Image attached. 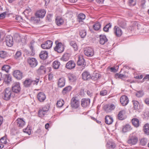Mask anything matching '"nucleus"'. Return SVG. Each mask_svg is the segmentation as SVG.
Listing matches in <instances>:
<instances>
[{
	"label": "nucleus",
	"mask_w": 149,
	"mask_h": 149,
	"mask_svg": "<svg viewBox=\"0 0 149 149\" xmlns=\"http://www.w3.org/2000/svg\"><path fill=\"white\" fill-rule=\"evenodd\" d=\"M135 24H136L135 27L137 29L138 32L140 33H144L145 31L143 26L141 24H138L137 22H135Z\"/></svg>",
	"instance_id": "16"
},
{
	"label": "nucleus",
	"mask_w": 149,
	"mask_h": 149,
	"mask_svg": "<svg viewBox=\"0 0 149 149\" xmlns=\"http://www.w3.org/2000/svg\"><path fill=\"white\" fill-rule=\"evenodd\" d=\"M120 101L121 104L124 106L127 105L129 102L128 99L125 95L122 96L120 98Z\"/></svg>",
	"instance_id": "11"
},
{
	"label": "nucleus",
	"mask_w": 149,
	"mask_h": 149,
	"mask_svg": "<svg viewBox=\"0 0 149 149\" xmlns=\"http://www.w3.org/2000/svg\"><path fill=\"white\" fill-rule=\"evenodd\" d=\"M70 44L73 48L75 51L77 50L78 46L76 42L74 41H71L70 43Z\"/></svg>",
	"instance_id": "38"
},
{
	"label": "nucleus",
	"mask_w": 149,
	"mask_h": 149,
	"mask_svg": "<svg viewBox=\"0 0 149 149\" xmlns=\"http://www.w3.org/2000/svg\"><path fill=\"white\" fill-rule=\"evenodd\" d=\"M60 65V63L58 61H54L52 63V66L54 69H58Z\"/></svg>",
	"instance_id": "35"
},
{
	"label": "nucleus",
	"mask_w": 149,
	"mask_h": 149,
	"mask_svg": "<svg viewBox=\"0 0 149 149\" xmlns=\"http://www.w3.org/2000/svg\"><path fill=\"white\" fill-rule=\"evenodd\" d=\"M65 80L63 78H60L58 80V85L59 87L61 88L63 87L65 84Z\"/></svg>",
	"instance_id": "26"
},
{
	"label": "nucleus",
	"mask_w": 149,
	"mask_h": 149,
	"mask_svg": "<svg viewBox=\"0 0 149 149\" xmlns=\"http://www.w3.org/2000/svg\"><path fill=\"white\" fill-rule=\"evenodd\" d=\"M46 69L45 66L41 65L37 70L38 74H43L45 73Z\"/></svg>",
	"instance_id": "23"
},
{
	"label": "nucleus",
	"mask_w": 149,
	"mask_h": 149,
	"mask_svg": "<svg viewBox=\"0 0 149 149\" xmlns=\"http://www.w3.org/2000/svg\"><path fill=\"white\" fill-rule=\"evenodd\" d=\"M112 118L108 116H106L105 118V122L107 124L110 125L113 122Z\"/></svg>",
	"instance_id": "29"
},
{
	"label": "nucleus",
	"mask_w": 149,
	"mask_h": 149,
	"mask_svg": "<svg viewBox=\"0 0 149 149\" xmlns=\"http://www.w3.org/2000/svg\"><path fill=\"white\" fill-rule=\"evenodd\" d=\"M34 42L32 40L30 42V45H29L31 51L33 52V43Z\"/></svg>",
	"instance_id": "58"
},
{
	"label": "nucleus",
	"mask_w": 149,
	"mask_h": 149,
	"mask_svg": "<svg viewBox=\"0 0 149 149\" xmlns=\"http://www.w3.org/2000/svg\"><path fill=\"white\" fill-rule=\"evenodd\" d=\"M138 139L135 137H132L130 138L127 141L128 143L130 145H135L137 142Z\"/></svg>",
	"instance_id": "19"
},
{
	"label": "nucleus",
	"mask_w": 149,
	"mask_h": 149,
	"mask_svg": "<svg viewBox=\"0 0 149 149\" xmlns=\"http://www.w3.org/2000/svg\"><path fill=\"white\" fill-rule=\"evenodd\" d=\"M31 84L33 85H37L38 82L39 81V79H36L35 80H33L31 79Z\"/></svg>",
	"instance_id": "53"
},
{
	"label": "nucleus",
	"mask_w": 149,
	"mask_h": 149,
	"mask_svg": "<svg viewBox=\"0 0 149 149\" xmlns=\"http://www.w3.org/2000/svg\"><path fill=\"white\" fill-rule=\"evenodd\" d=\"M7 56L6 53V52L3 51H0V57L4 58Z\"/></svg>",
	"instance_id": "48"
},
{
	"label": "nucleus",
	"mask_w": 149,
	"mask_h": 149,
	"mask_svg": "<svg viewBox=\"0 0 149 149\" xmlns=\"http://www.w3.org/2000/svg\"><path fill=\"white\" fill-rule=\"evenodd\" d=\"M47 112H45V111L40 109L38 111V115L39 117H42L45 115L47 114Z\"/></svg>",
	"instance_id": "39"
},
{
	"label": "nucleus",
	"mask_w": 149,
	"mask_h": 149,
	"mask_svg": "<svg viewBox=\"0 0 149 149\" xmlns=\"http://www.w3.org/2000/svg\"><path fill=\"white\" fill-rule=\"evenodd\" d=\"M31 79H26L24 82V85L26 87H28L31 85Z\"/></svg>",
	"instance_id": "31"
},
{
	"label": "nucleus",
	"mask_w": 149,
	"mask_h": 149,
	"mask_svg": "<svg viewBox=\"0 0 149 149\" xmlns=\"http://www.w3.org/2000/svg\"><path fill=\"white\" fill-rule=\"evenodd\" d=\"M86 34V31L84 30H81L80 32V35L81 37L82 38H84Z\"/></svg>",
	"instance_id": "49"
},
{
	"label": "nucleus",
	"mask_w": 149,
	"mask_h": 149,
	"mask_svg": "<svg viewBox=\"0 0 149 149\" xmlns=\"http://www.w3.org/2000/svg\"><path fill=\"white\" fill-rule=\"evenodd\" d=\"M93 27L95 30H98L100 28L101 24L99 22H97L93 25Z\"/></svg>",
	"instance_id": "45"
},
{
	"label": "nucleus",
	"mask_w": 149,
	"mask_h": 149,
	"mask_svg": "<svg viewBox=\"0 0 149 149\" xmlns=\"http://www.w3.org/2000/svg\"><path fill=\"white\" fill-rule=\"evenodd\" d=\"M90 102L89 99L84 98L81 100V105L84 107H86L89 106Z\"/></svg>",
	"instance_id": "13"
},
{
	"label": "nucleus",
	"mask_w": 149,
	"mask_h": 149,
	"mask_svg": "<svg viewBox=\"0 0 149 149\" xmlns=\"http://www.w3.org/2000/svg\"><path fill=\"white\" fill-rule=\"evenodd\" d=\"M107 93V91L106 90H102L100 93V95L101 96H104L106 95Z\"/></svg>",
	"instance_id": "56"
},
{
	"label": "nucleus",
	"mask_w": 149,
	"mask_h": 149,
	"mask_svg": "<svg viewBox=\"0 0 149 149\" xmlns=\"http://www.w3.org/2000/svg\"><path fill=\"white\" fill-rule=\"evenodd\" d=\"M4 81L7 84H9L11 81V77L8 74L6 75Z\"/></svg>",
	"instance_id": "43"
},
{
	"label": "nucleus",
	"mask_w": 149,
	"mask_h": 149,
	"mask_svg": "<svg viewBox=\"0 0 149 149\" xmlns=\"http://www.w3.org/2000/svg\"><path fill=\"white\" fill-rule=\"evenodd\" d=\"M64 104V102L62 99H60L58 100L56 103V105L57 107H62Z\"/></svg>",
	"instance_id": "40"
},
{
	"label": "nucleus",
	"mask_w": 149,
	"mask_h": 149,
	"mask_svg": "<svg viewBox=\"0 0 149 149\" xmlns=\"http://www.w3.org/2000/svg\"><path fill=\"white\" fill-rule=\"evenodd\" d=\"M53 42L50 40L46 41L45 43L42 44L41 47L44 49H50L52 47Z\"/></svg>",
	"instance_id": "6"
},
{
	"label": "nucleus",
	"mask_w": 149,
	"mask_h": 149,
	"mask_svg": "<svg viewBox=\"0 0 149 149\" xmlns=\"http://www.w3.org/2000/svg\"><path fill=\"white\" fill-rule=\"evenodd\" d=\"M55 43L56 46L54 48V50L59 53L62 52L64 51V48L62 43L56 41H55Z\"/></svg>",
	"instance_id": "2"
},
{
	"label": "nucleus",
	"mask_w": 149,
	"mask_h": 149,
	"mask_svg": "<svg viewBox=\"0 0 149 149\" xmlns=\"http://www.w3.org/2000/svg\"><path fill=\"white\" fill-rule=\"evenodd\" d=\"M82 79L84 80H88L91 79V76L89 72L86 71L82 74Z\"/></svg>",
	"instance_id": "10"
},
{
	"label": "nucleus",
	"mask_w": 149,
	"mask_h": 149,
	"mask_svg": "<svg viewBox=\"0 0 149 149\" xmlns=\"http://www.w3.org/2000/svg\"><path fill=\"white\" fill-rule=\"evenodd\" d=\"M72 89V87L68 86L65 88L63 90L62 93L63 95L66 94L67 93L70 91Z\"/></svg>",
	"instance_id": "37"
},
{
	"label": "nucleus",
	"mask_w": 149,
	"mask_h": 149,
	"mask_svg": "<svg viewBox=\"0 0 149 149\" xmlns=\"http://www.w3.org/2000/svg\"><path fill=\"white\" fill-rule=\"evenodd\" d=\"M0 141L3 144H5L6 143V138L5 136L2 137L0 140Z\"/></svg>",
	"instance_id": "57"
},
{
	"label": "nucleus",
	"mask_w": 149,
	"mask_h": 149,
	"mask_svg": "<svg viewBox=\"0 0 149 149\" xmlns=\"http://www.w3.org/2000/svg\"><path fill=\"white\" fill-rule=\"evenodd\" d=\"M145 102L146 104L149 106V98L146 99Z\"/></svg>",
	"instance_id": "63"
},
{
	"label": "nucleus",
	"mask_w": 149,
	"mask_h": 149,
	"mask_svg": "<svg viewBox=\"0 0 149 149\" xmlns=\"http://www.w3.org/2000/svg\"><path fill=\"white\" fill-rule=\"evenodd\" d=\"M13 92L10 88H7L2 94V98L6 100H9L12 95Z\"/></svg>",
	"instance_id": "1"
},
{
	"label": "nucleus",
	"mask_w": 149,
	"mask_h": 149,
	"mask_svg": "<svg viewBox=\"0 0 149 149\" xmlns=\"http://www.w3.org/2000/svg\"><path fill=\"white\" fill-rule=\"evenodd\" d=\"M45 13L44 10H41L37 12L36 15L38 17L42 18L45 16Z\"/></svg>",
	"instance_id": "21"
},
{
	"label": "nucleus",
	"mask_w": 149,
	"mask_h": 149,
	"mask_svg": "<svg viewBox=\"0 0 149 149\" xmlns=\"http://www.w3.org/2000/svg\"><path fill=\"white\" fill-rule=\"evenodd\" d=\"M147 143V139H146L143 138L140 141V144L144 146L146 145Z\"/></svg>",
	"instance_id": "51"
},
{
	"label": "nucleus",
	"mask_w": 149,
	"mask_h": 149,
	"mask_svg": "<svg viewBox=\"0 0 149 149\" xmlns=\"http://www.w3.org/2000/svg\"><path fill=\"white\" fill-rule=\"evenodd\" d=\"M49 106H50L49 104H46L44 107L41 109L42 110L45 111V112H46L47 113L49 110Z\"/></svg>",
	"instance_id": "50"
},
{
	"label": "nucleus",
	"mask_w": 149,
	"mask_h": 149,
	"mask_svg": "<svg viewBox=\"0 0 149 149\" xmlns=\"http://www.w3.org/2000/svg\"><path fill=\"white\" fill-rule=\"evenodd\" d=\"M100 37L99 42L100 44L104 45L107 42L108 40L105 35H100Z\"/></svg>",
	"instance_id": "24"
},
{
	"label": "nucleus",
	"mask_w": 149,
	"mask_h": 149,
	"mask_svg": "<svg viewBox=\"0 0 149 149\" xmlns=\"http://www.w3.org/2000/svg\"><path fill=\"white\" fill-rule=\"evenodd\" d=\"M125 111L124 110L120 111L118 115V119L120 120H123L125 119L126 117L125 115Z\"/></svg>",
	"instance_id": "18"
},
{
	"label": "nucleus",
	"mask_w": 149,
	"mask_h": 149,
	"mask_svg": "<svg viewBox=\"0 0 149 149\" xmlns=\"http://www.w3.org/2000/svg\"><path fill=\"white\" fill-rule=\"evenodd\" d=\"M5 41L7 46L11 47L13 44V37L10 35L7 36L6 38Z\"/></svg>",
	"instance_id": "7"
},
{
	"label": "nucleus",
	"mask_w": 149,
	"mask_h": 149,
	"mask_svg": "<svg viewBox=\"0 0 149 149\" xmlns=\"http://www.w3.org/2000/svg\"><path fill=\"white\" fill-rule=\"evenodd\" d=\"M132 123L133 125L136 127H138L139 125V121L137 118H133L132 120Z\"/></svg>",
	"instance_id": "30"
},
{
	"label": "nucleus",
	"mask_w": 149,
	"mask_h": 149,
	"mask_svg": "<svg viewBox=\"0 0 149 149\" xmlns=\"http://www.w3.org/2000/svg\"><path fill=\"white\" fill-rule=\"evenodd\" d=\"M75 66L74 62L72 61H69L67 62L65 65V67L69 70H71L74 68Z\"/></svg>",
	"instance_id": "12"
},
{
	"label": "nucleus",
	"mask_w": 149,
	"mask_h": 149,
	"mask_svg": "<svg viewBox=\"0 0 149 149\" xmlns=\"http://www.w3.org/2000/svg\"><path fill=\"white\" fill-rule=\"evenodd\" d=\"M80 102L79 101L76 97H73L71 101V107L74 108L76 109L79 106Z\"/></svg>",
	"instance_id": "5"
},
{
	"label": "nucleus",
	"mask_w": 149,
	"mask_h": 149,
	"mask_svg": "<svg viewBox=\"0 0 149 149\" xmlns=\"http://www.w3.org/2000/svg\"><path fill=\"white\" fill-rule=\"evenodd\" d=\"M130 129L131 128L130 125H127L123 127L122 131L123 132H125L127 131H129Z\"/></svg>",
	"instance_id": "46"
},
{
	"label": "nucleus",
	"mask_w": 149,
	"mask_h": 149,
	"mask_svg": "<svg viewBox=\"0 0 149 149\" xmlns=\"http://www.w3.org/2000/svg\"><path fill=\"white\" fill-rule=\"evenodd\" d=\"M136 24H135V22L132 24V25L130 26L129 27V29L131 31L134 30V29H136V27H135Z\"/></svg>",
	"instance_id": "55"
},
{
	"label": "nucleus",
	"mask_w": 149,
	"mask_h": 149,
	"mask_svg": "<svg viewBox=\"0 0 149 149\" xmlns=\"http://www.w3.org/2000/svg\"><path fill=\"white\" fill-rule=\"evenodd\" d=\"M10 66L8 65H4L2 68V70L7 72H8L10 69Z\"/></svg>",
	"instance_id": "44"
},
{
	"label": "nucleus",
	"mask_w": 149,
	"mask_h": 149,
	"mask_svg": "<svg viewBox=\"0 0 149 149\" xmlns=\"http://www.w3.org/2000/svg\"><path fill=\"white\" fill-rule=\"evenodd\" d=\"M70 54L68 53L64 54L61 58V60L63 61H68L70 58Z\"/></svg>",
	"instance_id": "32"
},
{
	"label": "nucleus",
	"mask_w": 149,
	"mask_h": 149,
	"mask_svg": "<svg viewBox=\"0 0 149 149\" xmlns=\"http://www.w3.org/2000/svg\"><path fill=\"white\" fill-rule=\"evenodd\" d=\"M146 79L149 80V74L146 75V76L145 77H144L143 79V80L144 81Z\"/></svg>",
	"instance_id": "64"
},
{
	"label": "nucleus",
	"mask_w": 149,
	"mask_h": 149,
	"mask_svg": "<svg viewBox=\"0 0 149 149\" xmlns=\"http://www.w3.org/2000/svg\"><path fill=\"white\" fill-rule=\"evenodd\" d=\"M133 107L135 110H137L140 107V105L139 102L137 101H133Z\"/></svg>",
	"instance_id": "36"
},
{
	"label": "nucleus",
	"mask_w": 149,
	"mask_h": 149,
	"mask_svg": "<svg viewBox=\"0 0 149 149\" xmlns=\"http://www.w3.org/2000/svg\"><path fill=\"white\" fill-rule=\"evenodd\" d=\"M114 33L118 37L121 36L123 32L121 29L118 26H115L114 28Z\"/></svg>",
	"instance_id": "15"
},
{
	"label": "nucleus",
	"mask_w": 149,
	"mask_h": 149,
	"mask_svg": "<svg viewBox=\"0 0 149 149\" xmlns=\"http://www.w3.org/2000/svg\"><path fill=\"white\" fill-rule=\"evenodd\" d=\"M143 95V93L141 91H139L136 94V95L138 97H141Z\"/></svg>",
	"instance_id": "54"
},
{
	"label": "nucleus",
	"mask_w": 149,
	"mask_h": 149,
	"mask_svg": "<svg viewBox=\"0 0 149 149\" xmlns=\"http://www.w3.org/2000/svg\"><path fill=\"white\" fill-rule=\"evenodd\" d=\"M56 22L58 26H60L64 22L63 20L61 17L59 16L56 17Z\"/></svg>",
	"instance_id": "27"
},
{
	"label": "nucleus",
	"mask_w": 149,
	"mask_h": 149,
	"mask_svg": "<svg viewBox=\"0 0 149 149\" xmlns=\"http://www.w3.org/2000/svg\"><path fill=\"white\" fill-rule=\"evenodd\" d=\"M143 130L145 134L147 135H149V124L146 123L144 125L143 127Z\"/></svg>",
	"instance_id": "28"
},
{
	"label": "nucleus",
	"mask_w": 149,
	"mask_h": 149,
	"mask_svg": "<svg viewBox=\"0 0 149 149\" xmlns=\"http://www.w3.org/2000/svg\"><path fill=\"white\" fill-rule=\"evenodd\" d=\"M12 91L15 93H19L21 90L20 84L19 82L14 83L12 87Z\"/></svg>",
	"instance_id": "4"
},
{
	"label": "nucleus",
	"mask_w": 149,
	"mask_h": 149,
	"mask_svg": "<svg viewBox=\"0 0 149 149\" xmlns=\"http://www.w3.org/2000/svg\"><path fill=\"white\" fill-rule=\"evenodd\" d=\"M18 126L20 128H22L25 125L24 121L21 118H18L16 121Z\"/></svg>",
	"instance_id": "22"
},
{
	"label": "nucleus",
	"mask_w": 149,
	"mask_h": 149,
	"mask_svg": "<svg viewBox=\"0 0 149 149\" xmlns=\"http://www.w3.org/2000/svg\"><path fill=\"white\" fill-rule=\"evenodd\" d=\"M84 53L87 56H92L94 54L93 49L91 47L86 48L84 50Z\"/></svg>",
	"instance_id": "8"
},
{
	"label": "nucleus",
	"mask_w": 149,
	"mask_h": 149,
	"mask_svg": "<svg viewBox=\"0 0 149 149\" xmlns=\"http://www.w3.org/2000/svg\"><path fill=\"white\" fill-rule=\"evenodd\" d=\"M114 108V105L113 104H111V105L107 104L104 105V110L107 112H110Z\"/></svg>",
	"instance_id": "20"
},
{
	"label": "nucleus",
	"mask_w": 149,
	"mask_h": 149,
	"mask_svg": "<svg viewBox=\"0 0 149 149\" xmlns=\"http://www.w3.org/2000/svg\"><path fill=\"white\" fill-rule=\"evenodd\" d=\"M111 25L110 23H109L106 25L103 28L104 31L107 32L108 31L109 29L111 27Z\"/></svg>",
	"instance_id": "47"
},
{
	"label": "nucleus",
	"mask_w": 149,
	"mask_h": 149,
	"mask_svg": "<svg viewBox=\"0 0 149 149\" xmlns=\"http://www.w3.org/2000/svg\"><path fill=\"white\" fill-rule=\"evenodd\" d=\"M110 69L111 72H116V70L114 67L110 68Z\"/></svg>",
	"instance_id": "62"
},
{
	"label": "nucleus",
	"mask_w": 149,
	"mask_h": 149,
	"mask_svg": "<svg viewBox=\"0 0 149 149\" xmlns=\"http://www.w3.org/2000/svg\"><path fill=\"white\" fill-rule=\"evenodd\" d=\"M77 65L79 66H81L84 67L86 65L84 60L82 56H79V59L77 63Z\"/></svg>",
	"instance_id": "17"
},
{
	"label": "nucleus",
	"mask_w": 149,
	"mask_h": 149,
	"mask_svg": "<svg viewBox=\"0 0 149 149\" xmlns=\"http://www.w3.org/2000/svg\"><path fill=\"white\" fill-rule=\"evenodd\" d=\"M118 24L123 29H125L126 27V23L123 21H119L118 22Z\"/></svg>",
	"instance_id": "41"
},
{
	"label": "nucleus",
	"mask_w": 149,
	"mask_h": 149,
	"mask_svg": "<svg viewBox=\"0 0 149 149\" xmlns=\"http://www.w3.org/2000/svg\"><path fill=\"white\" fill-rule=\"evenodd\" d=\"M100 75H101L99 73H95L93 75L91 76V79L94 81L100 78Z\"/></svg>",
	"instance_id": "42"
},
{
	"label": "nucleus",
	"mask_w": 149,
	"mask_h": 149,
	"mask_svg": "<svg viewBox=\"0 0 149 149\" xmlns=\"http://www.w3.org/2000/svg\"><path fill=\"white\" fill-rule=\"evenodd\" d=\"M107 147L109 148L113 149L115 147L116 145L114 143H108V145H107Z\"/></svg>",
	"instance_id": "52"
},
{
	"label": "nucleus",
	"mask_w": 149,
	"mask_h": 149,
	"mask_svg": "<svg viewBox=\"0 0 149 149\" xmlns=\"http://www.w3.org/2000/svg\"><path fill=\"white\" fill-rule=\"evenodd\" d=\"M6 15L5 13H3L0 14V19H3L5 17Z\"/></svg>",
	"instance_id": "61"
},
{
	"label": "nucleus",
	"mask_w": 149,
	"mask_h": 149,
	"mask_svg": "<svg viewBox=\"0 0 149 149\" xmlns=\"http://www.w3.org/2000/svg\"><path fill=\"white\" fill-rule=\"evenodd\" d=\"M38 99L40 102L44 101L46 98L45 94L42 92H39L37 95Z\"/></svg>",
	"instance_id": "14"
},
{
	"label": "nucleus",
	"mask_w": 149,
	"mask_h": 149,
	"mask_svg": "<svg viewBox=\"0 0 149 149\" xmlns=\"http://www.w3.org/2000/svg\"><path fill=\"white\" fill-rule=\"evenodd\" d=\"M136 0H129V3L130 5L134 6L136 4Z\"/></svg>",
	"instance_id": "60"
},
{
	"label": "nucleus",
	"mask_w": 149,
	"mask_h": 149,
	"mask_svg": "<svg viewBox=\"0 0 149 149\" xmlns=\"http://www.w3.org/2000/svg\"><path fill=\"white\" fill-rule=\"evenodd\" d=\"M14 77L18 80H20L23 77L22 73L19 70H16L13 72Z\"/></svg>",
	"instance_id": "9"
},
{
	"label": "nucleus",
	"mask_w": 149,
	"mask_h": 149,
	"mask_svg": "<svg viewBox=\"0 0 149 149\" xmlns=\"http://www.w3.org/2000/svg\"><path fill=\"white\" fill-rule=\"evenodd\" d=\"M28 64L29 66L31 68H34L38 64V62L36 59L33 57H29L27 59Z\"/></svg>",
	"instance_id": "3"
},
{
	"label": "nucleus",
	"mask_w": 149,
	"mask_h": 149,
	"mask_svg": "<svg viewBox=\"0 0 149 149\" xmlns=\"http://www.w3.org/2000/svg\"><path fill=\"white\" fill-rule=\"evenodd\" d=\"M21 53L20 51H17L15 55V58H17L21 56Z\"/></svg>",
	"instance_id": "59"
},
{
	"label": "nucleus",
	"mask_w": 149,
	"mask_h": 149,
	"mask_svg": "<svg viewBox=\"0 0 149 149\" xmlns=\"http://www.w3.org/2000/svg\"><path fill=\"white\" fill-rule=\"evenodd\" d=\"M68 77L69 81L71 82L74 81L76 79V77L75 75L71 73L68 74Z\"/></svg>",
	"instance_id": "33"
},
{
	"label": "nucleus",
	"mask_w": 149,
	"mask_h": 149,
	"mask_svg": "<svg viewBox=\"0 0 149 149\" xmlns=\"http://www.w3.org/2000/svg\"><path fill=\"white\" fill-rule=\"evenodd\" d=\"M85 15L83 13L79 14L78 16V21L79 22H83L85 18Z\"/></svg>",
	"instance_id": "34"
},
{
	"label": "nucleus",
	"mask_w": 149,
	"mask_h": 149,
	"mask_svg": "<svg viewBox=\"0 0 149 149\" xmlns=\"http://www.w3.org/2000/svg\"><path fill=\"white\" fill-rule=\"evenodd\" d=\"M40 58L43 60L46 59L48 57V53L46 51H42L40 54Z\"/></svg>",
	"instance_id": "25"
}]
</instances>
